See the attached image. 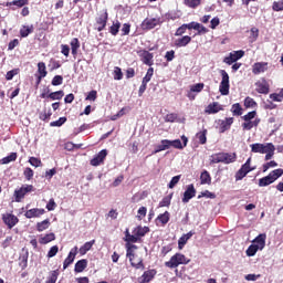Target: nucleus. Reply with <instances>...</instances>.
Returning <instances> with one entry per match:
<instances>
[{
  "label": "nucleus",
  "instance_id": "obj_1",
  "mask_svg": "<svg viewBox=\"0 0 283 283\" xmlns=\"http://www.w3.org/2000/svg\"><path fill=\"white\" fill-rule=\"evenodd\" d=\"M189 262H191V260L187 259L185 254L177 253L172 255L170 260L165 263V265L168 266V269H176L180 266V264H189Z\"/></svg>",
  "mask_w": 283,
  "mask_h": 283
},
{
  "label": "nucleus",
  "instance_id": "obj_2",
  "mask_svg": "<svg viewBox=\"0 0 283 283\" xmlns=\"http://www.w3.org/2000/svg\"><path fill=\"white\" fill-rule=\"evenodd\" d=\"M127 248V252H126V256L128 258L132 266H134L135 269H145V266L143 265V259H138L137 263L134 261L136 255L134 254V249H136V245L126 244Z\"/></svg>",
  "mask_w": 283,
  "mask_h": 283
},
{
  "label": "nucleus",
  "instance_id": "obj_3",
  "mask_svg": "<svg viewBox=\"0 0 283 283\" xmlns=\"http://www.w3.org/2000/svg\"><path fill=\"white\" fill-rule=\"evenodd\" d=\"M220 74L222 76L220 86H219V92L222 94V96H228L229 94V73L227 71L221 70Z\"/></svg>",
  "mask_w": 283,
  "mask_h": 283
},
{
  "label": "nucleus",
  "instance_id": "obj_4",
  "mask_svg": "<svg viewBox=\"0 0 283 283\" xmlns=\"http://www.w3.org/2000/svg\"><path fill=\"white\" fill-rule=\"evenodd\" d=\"M272 143H265V144H251L250 148L253 154H264L265 151L271 150Z\"/></svg>",
  "mask_w": 283,
  "mask_h": 283
},
{
  "label": "nucleus",
  "instance_id": "obj_5",
  "mask_svg": "<svg viewBox=\"0 0 283 283\" xmlns=\"http://www.w3.org/2000/svg\"><path fill=\"white\" fill-rule=\"evenodd\" d=\"M30 191H34V187L32 185H25L22 186L20 189L15 190V202H21L22 198H25V193H30Z\"/></svg>",
  "mask_w": 283,
  "mask_h": 283
},
{
  "label": "nucleus",
  "instance_id": "obj_6",
  "mask_svg": "<svg viewBox=\"0 0 283 283\" xmlns=\"http://www.w3.org/2000/svg\"><path fill=\"white\" fill-rule=\"evenodd\" d=\"M244 56V51H234L229 54V56L224 57L223 62L227 63V65H233L235 61H240Z\"/></svg>",
  "mask_w": 283,
  "mask_h": 283
},
{
  "label": "nucleus",
  "instance_id": "obj_7",
  "mask_svg": "<svg viewBox=\"0 0 283 283\" xmlns=\"http://www.w3.org/2000/svg\"><path fill=\"white\" fill-rule=\"evenodd\" d=\"M156 25H160V19L146 18L142 23L143 30H154Z\"/></svg>",
  "mask_w": 283,
  "mask_h": 283
},
{
  "label": "nucleus",
  "instance_id": "obj_8",
  "mask_svg": "<svg viewBox=\"0 0 283 283\" xmlns=\"http://www.w3.org/2000/svg\"><path fill=\"white\" fill-rule=\"evenodd\" d=\"M2 220L9 229H12V227H15L17 223L19 222V218H17V216H14L12 213H4L2 216Z\"/></svg>",
  "mask_w": 283,
  "mask_h": 283
},
{
  "label": "nucleus",
  "instance_id": "obj_9",
  "mask_svg": "<svg viewBox=\"0 0 283 283\" xmlns=\"http://www.w3.org/2000/svg\"><path fill=\"white\" fill-rule=\"evenodd\" d=\"M252 244L255 245V248L259 251H262L264 249V247H266V234L265 233H261L259 234L253 241Z\"/></svg>",
  "mask_w": 283,
  "mask_h": 283
},
{
  "label": "nucleus",
  "instance_id": "obj_10",
  "mask_svg": "<svg viewBox=\"0 0 283 283\" xmlns=\"http://www.w3.org/2000/svg\"><path fill=\"white\" fill-rule=\"evenodd\" d=\"M105 158H107V149H103L101 150L96 157H94L92 160H91V165L93 167H98V165L103 164V161L105 160Z\"/></svg>",
  "mask_w": 283,
  "mask_h": 283
},
{
  "label": "nucleus",
  "instance_id": "obj_11",
  "mask_svg": "<svg viewBox=\"0 0 283 283\" xmlns=\"http://www.w3.org/2000/svg\"><path fill=\"white\" fill-rule=\"evenodd\" d=\"M97 23V31L103 32L105 27L107 25V11H104L99 17L96 19Z\"/></svg>",
  "mask_w": 283,
  "mask_h": 283
},
{
  "label": "nucleus",
  "instance_id": "obj_12",
  "mask_svg": "<svg viewBox=\"0 0 283 283\" xmlns=\"http://www.w3.org/2000/svg\"><path fill=\"white\" fill-rule=\"evenodd\" d=\"M78 253V247H74L67 258L64 260V263H63V269H67V266H70V264H72V262H74V259L76 258V254Z\"/></svg>",
  "mask_w": 283,
  "mask_h": 283
},
{
  "label": "nucleus",
  "instance_id": "obj_13",
  "mask_svg": "<svg viewBox=\"0 0 283 283\" xmlns=\"http://www.w3.org/2000/svg\"><path fill=\"white\" fill-rule=\"evenodd\" d=\"M269 70V63L266 62H258L252 66L253 74H262Z\"/></svg>",
  "mask_w": 283,
  "mask_h": 283
},
{
  "label": "nucleus",
  "instance_id": "obj_14",
  "mask_svg": "<svg viewBox=\"0 0 283 283\" xmlns=\"http://www.w3.org/2000/svg\"><path fill=\"white\" fill-rule=\"evenodd\" d=\"M222 109L224 108L220 103L213 102L206 107L205 112L206 114H218V112H222Z\"/></svg>",
  "mask_w": 283,
  "mask_h": 283
},
{
  "label": "nucleus",
  "instance_id": "obj_15",
  "mask_svg": "<svg viewBox=\"0 0 283 283\" xmlns=\"http://www.w3.org/2000/svg\"><path fill=\"white\" fill-rule=\"evenodd\" d=\"M191 198H196V188L193 185H189L184 193L182 202H189Z\"/></svg>",
  "mask_w": 283,
  "mask_h": 283
},
{
  "label": "nucleus",
  "instance_id": "obj_16",
  "mask_svg": "<svg viewBox=\"0 0 283 283\" xmlns=\"http://www.w3.org/2000/svg\"><path fill=\"white\" fill-rule=\"evenodd\" d=\"M45 213V209H39V208H33L30 209L25 212V218L32 219V218H41Z\"/></svg>",
  "mask_w": 283,
  "mask_h": 283
},
{
  "label": "nucleus",
  "instance_id": "obj_17",
  "mask_svg": "<svg viewBox=\"0 0 283 283\" xmlns=\"http://www.w3.org/2000/svg\"><path fill=\"white\" fill-rule=\"evenodd\" d=\"M156 276V270H148L138 279L139 283L151 282L153 277Z\"/></svg>",
  "mask_w": 283,
  "mask_h": 283
},
{
  "label": "nucleus",
  "instance_id": "obj_18",
  "mask_svg": "<svg viewBox=\"0 0 283 283\" xmlns=\"http://www.w3.org/2000/svg\"><path fill=\"white\" fill-rule=\"evenodd\" d=\"M140 59L145 65H154V54L149 53L148 51H143L140 53Z\"/></svg>",
  "mask_w": 283,
  "mask_h": 283
},
{
  "label": "nucleus",
  "instance_id": "obj_19",
  "mask_svg": "<svg viewBox=\"0 0 283 283\" xmlns=\"http://www.w3.org/2000/svg\"><path fill=\"white\" fill-rule=\"evenodd\" d=\"M181 140L180 139H175L174 143H172V147L175 149H185V147H187V143H189V139L187 138V136L182 135Z\"/></svg>",
  "mask_w": 283,
  "mask_h": 283
},
{
  "label": "nucleus",
  "instance_id": "obj_20",
  "mask_svg": "<svg viewBox=\"0 0 283 283\" xmlns=\"http://www.w3.org/2000/svg\"><path fill=\"white\" fill-rule=\"evenodd\" d=\"M189 43H191V36H189V35L179 38L175 41L176 48H187V45H189Z\"/></svg>",
  "mask_w": 283,
  "mask_h": 283
},
{
  "label": "nucleus",
  "instance_id": "obj_21",
  "mask_svg": "<svg viewBox=\"0 0 283 283\" xmlns=\"http://www.w3.org/2000/svg\"><path fill=\"white\" fill-rule=\"evenodd\" d=\"M255 85L259 94H269V84H266V81H259L255 83Z\"/></svg>",
  "mask_w": 283,
  "mask_h": 283
},
{
  "label": "nucleus",
  "instance_id": "obj_22",
  "mask_svg": "<svg viewBox=\"0 0 283 283\" xmlns=\"http://www.w3.org/2000/svg\"><path fill=\"white\" fill-rule=\"evenodd\" d=\"M221 163L224 165H231V163H235V154L222 153Z\"/></svg>",
  "mask_w": 283,
  "mask_h": 283
},
{
  "label": "nucleus",
  "instance_id": "obj_23",
  "mask_svg": "<svg viewBox=\"0 0 283 283\" xmlns=\"http://www.w3.org/2000/svg\"><path fill=\"white\" fill-rule=\"evenodd\" d=\"M258 125H260V119L255 118L254 120L253 119L245 120L242 124V127H243V129L249 132V130L253 129V127H258Z\"/></svg>",
  "mask_w": 283,
  "mask_h": 283
},
{
  "label": "nucleus",
  "instance_id": "obj_24",
  "mask_svg": "<svg viewBox=\"0 0 283 283\" xmlns=\"http://www.w3.org/2000/svg\"><path fill=\"white\" fill-rule=\"evenodd\" d=\"M231 125H233L232 117H228L226 118V120H222L220 125V133L224 134V132H227L228 129H231Z\"/></svg>",
  "mask_w": 283,
  "mask_h": 283
},
{
  "label": "nucleus",
  "instance_id": "obj_25",
  "mask_svg": "<svg viewBox=\"0 0 283 283\" xmlns=\"http://www.w3.org/2000/svg\"><path fill=\"white\" fill-rule=\"evenodd\" d=\"M94 244H96V240H92L88 241L86 243H84L81 248H80V254L81 255H85V253H87V251H91L92 248L94 247Z\"/></svg>",
  "mask_w": 283,
  "mask_h": 283
},
{
  "label": "nucleus",
  "instance_id": "obj_26",
  "mask_svg": "<svg viewBox=\"0 0 283 283\" xmlns=\"http://www.w3.org/2000/svg\"><path fill=\"white\" fill-rule=\"evenodd\" d=\"M34 32V27L33 25H23L20 29V34L23 39H25V36H30V34H32Z\"/></svg>",
  "mask_w": 283,
  "mask_h": 283
},
{
  "label": "nucleus",
  "instance_id": "obj_27",
  "mask_svg": "<svg viewBox=\"0 0 283 283\" xmlns=\"http://www.w3.org/2000/svg\"><path fill=\"white\" fill-rule=\"evenodd\" d=\"M87 269V260L82 259L75 263V272L76 273H83Z\"/></svg>",
  "mask_w": 283,
  "mask_h": 283
},
{
  "label": "nucleus",
  "instance_id": "obj_28",
  "mask_svg": "<svg viewBox=\"0 0 283 283\" xmlns=\"http://www.w3.org/2000/svg\"><path fill=\"white\" fill-rule=\"evenodd\" d=\"M274 179L273 177L269 174V176L263 177L259 180V187H269V185H273Z\"/></svg>",
  "mask_w": 283,
  "mask_h": 283
},
{
  "label": "nucleus",
  "instance_id": "obj_29",
  "mask_svg": "<svg viewBox=\"0 0 283 283\" xmlns=\"http://www.w3.org/2000/svg\"><path fill=\"white\" fill-rule=\"evenodd\" d=\"M133 233L138 238H144L145 234L149 233V228L147 227H137L135 228V230L133 231Z\"/></svg>",
  "mask_w": 283,
  "mask_h": 283
},
{
  "label": "nucleus",
  "instance_id": "obj_30",
  "mask_svg": "<svg viewBox=\"0 0 283 283\" xmlns=\"http://www.w3.org/2000/svg\"><path fill=\"white\" fill-rule=\"evenodd\" d=\"M17 160V153H11L9 156L0 159L1 165H10V163H14Z\"/></svg>",
  "mask_w": 283,
  "mask_h": 283
},
{
  "label": "nucleus",
  "instance_id": "obj_31",
  "mask_svg": "<svg viewBox=\"0 0 283 283\" xmlns=\"http://www.w3.org/2000/svg\"><path fill=\"white\" fill-rule=\"evenodd\" d=\"M193 235V232H188L187 234H184L179 241H178V244H179V249H182V247H185V244H187V242L189 241V239H191Z\"/></svg>",
  "mask_w": 283,
  "mask_h": 283
},
{
  "label": "nucleus",
  "instance_id": "obj_32",
  "mask_svg": "<svg viewBox=\"0 0 283 283\" xmlns=\"http://www.w3.org/2000/svg\"><path fill=\"white\" fill-rule=\"evenodd\" d=\"M53 240H56V235L51 232L40 239V244H48L50 242H53Z\"/></svg>",
  "mask_w": 283,
  "mask_h": 283
},
{
  "label": "nucleus",
  "instance_id": "obj_33",
  "mask_svg": "<svg viewBox=\"0 0 283 283\" xmlns=\"http://www.w3.org/2000/svg\"><path fill=\"white\" fill-rule=\"evenodd\" d=\"M201 185H211V175L209 171L205 170L200 176Z\"/></svg>",
  "mask_w": 283,
  "mask_h": 283
},
{
  "label": "nucleus",
  "instance_id": "obj_34",
  "mask_svg": "<svg viewBox=\"0 0 283 283\" xmlns=\"http://www.w3.org/2000/svg\"><path fill=\"white\" fill-rule=\"evenodd\" d=\"M169 218H170L169 211H165L164 213L159 214L156 220L161 224H167V222H169Z\"/></svg>",
  "mask_w": 283,
  "mask_h": 283
},
{
  "label": "nucleus",
  "instance_id": "obj_35",
  "mask_svg": "<svg viewBox=\"0 0 283 283\" xmlns=\"http://www.w3.org/2000/svg\"><path fill=\"white\" fill-rule=\"evenodd\" d=\"M196 138L199 140L201 145L207 144V129H203L196 134Z\"/></svg>",
  "mask_w": 283,
  "mask_h": 283
},
{
  "label": "nucleus",
  "instance_id": "obj_36",
  "mask_svg": "<svg viewBox=\"0 0 283 283\" xmlns=\"http://www.w3.org/2000/svg\"><path fill=\"white\" fill-rule=\"evenodd\" d=\"M38 72L40 74V78H45L48 76V71L45 70V64L43 62L38 64Z\"/></svg>",
  "mask_w": 283,
  "mask_h": 283
},
{
  "label": "nucleus",
  "instance_id": "obj_37",
  "mask_svg": "<svg viewBox=\"0 0 283 283\" xmlns=\"http://www.w3.org/2000/svg\"><path fill=\"white\" fill-rule=\"evenodd\" d=\"M36 229H38V231H45V229H50V219H46V220H44V221H42V222H39L38 224H36Z\"/></svg>",
  "mask_w": 283,
  "mask_h": 283
},
{
  "label": "nucleus",
  "instance_id": "obj_38",
  "mask_svg": "<svg viewBox=\"0 0 283 283\" xmlns=\"http://www.w3.org/2000/svg\"><path fill=\"white\" fill-rule=\"evenodd\" d=\"M78 48H81V43L78 42V39L75 38L71 41L72 54H77Z\"/></svg>",
  "mask_w": 283,
  "mask_h": 283
},
{
  "label": "nucleus",
  "instance_id": "obj_39",
  "mask_svg": "<svg viewBox=\"0 0 283 283\" xmlns=\"http://www.w3.org/2000/svg\"><path fill=\"white\" fill-rule=\"evenodd\" d=\"M210 163L211 165H218V163H222V153L211 155Z\"/></svg>",
  "mask_w": 283,
  "mask_h": 283
},
{
  "label": "nucleus",
  "instance_id": "obj_40",
  "mask_svg": "<svg viewBox=\"0 0 283 283\" xmlns=\"http://www.w3.org/2000/svg\"><path fill=\"white\" fill-rule=\"evenodd\" d=\"M63 96H64L63 91H57L49 94V98H51V101H61Z\"/></svg>",
  "mask_w": 283,
  "mask_h": 283
},
{
  "label": "nucleus",
  "instance_id": "obj_41",
  "mask_svg": "<svg viewBox=\"0 0 283 283\" xmlns=\"http://www.w3.org/2000/svg\"><path fill=\"white\" fill-rule=\"evenodd\" d=\"M250 32H251V35H250L251 43L258 41V36H260V30H258V28H252Z\"/></svg>",
  "mask_w": 283,
  "mask_h": 283
},
{
  "label": "nucleus",
  "instance_id": "obj_42",
  "mask_svg": "<svg viewBox=\"0 0 283 283\" xmlns=\"http://www.w3.org/2000/svg\"><path fill=\"white\" fill-rule=\"evenodd\" d=\"M258 251H260L253 243L248 248L247 250V255L248 258H253V255H255L258 253Z\"/></svg>",
  "mask_w": 283,
  "mask_h": 283
},
{
  "label": "nucleus",
  "instance_id": "obj_43",
  "mask_svg": "<svg viewBox=\"0 0 283 283\" xmlns=\"http://www.w3.org/2000/svg\"><path fill=\"white\" fill-rule=\"evenodd\" d=\"M56 280H59V270H54L50 273V276L46 283H56Z\"/></svg>",
  "mask_w": 283,
  "mask_h": 283
},
{
  "label": "nucleus",
  "instance_id": "obj_44",
  "mask_svg": "<svg viewBox=\"0 0 283 283\" xmlns=\"http://www.w3.org/2000/svg\"><path fill=\"white\" fill-rule=\"evenodd\" d=\"M113 74L115 81H123V71L120 70V67L115 66Z\"/></svg>",
  "mask_w": 283,
  "mask_h": 283
},
{
  "label": "nucleus",
  "instance_id": "obj_45",
  "mask_svg": "<svg viewBox=\"0 0 283 283\" xmlns=\"http://www.w3.org/2000/svg\"><path fill=\"white\" fill-rule=\"evenodd\" d=\"M272 9L274 10V12H282L283 11V0L273 2Z\"/></svg>",
  "mask_w": 283,
  "mask_h": 283
},
{
  "label": "nucleus",
  "instance_id": "obj_46",
  "mask_svg": "<svg viewBox=\"0 0 283 283\" xmlns=\"http://www.w3.org/2000/svg\"><path fill=\"white\" fill-rule=\"evenodd\" d=\"M270 176L275 180H277V178H281V176H283V169L282 168H279V169H275L273 171L270 172Z\"/></svg>",
  "mask_w": 283,
  "mask_h": 283
},
{
  "label": "nucleus",
  "instance_id": "obj_47",
  "mask_svg": "<svg viewBox=\"0 0 283 283\" xmlns=\"http://www.w3.org/2000/svg\"><path fill=\"white\" fill-rule=\"evenodd\" d=\"M190 90H192L195 94H200V91L205 90V84L203 83L193 84L190 86Z\"/></svg>",
  "mask_w": 283,
  "mask_h": 283
},
{
  "label": "nucleus",
  "instance_id": "obj_48",
  "mask_svg": "<svg viewBox=\"0 0 283 283\" xmlns=\"http://www.w3.org/2000/svg\"><path fill=\"white\" fill-rule=\"evenodd\" d=\"M165 149H169L167 144L165 143V139L161 140L160 145L156 147V149L153 151V154H159V151H165Z\"/></svg>",
  "mask_w": 283,
  "mask_h": 283
},
{
  "label": "nucleus",
  "instance_id": "obj_49",
  "mask_svg": "<svg viewBox=\"0 0 283 283\" xmlns=\"http://www.w3.org/2000/svg\"><path fill=\"white\" fill-rule=\"evenodd\" d=\"M118 30H120V22L117 21L111 27V34H113V36H116V34H118Z\"/></svg>",
  "mask_w": 283,
  "mask_h": 283
},
{
  "label": "nucleus",
  "instance_id": "obj_50",
  "mask_svg": "<svg viewBox=\"0 0 283 283\" xmlns=\"http://www.w3.org/2000/svg\"><path fill=\"white\" fill-rule=\"evenodd\" d=\"M67 120V118L65 117H60L55 122H51V127H61L62 125H64V123Z\"/></svg>",
  "mask_w": 283,
  "mask_h": 283
},
{
  "label": "nucleus",
  "instance_id": "obj_51",
  "mask_svg": "<svg viewBox=\"0 0 283 283\" xmlns=\"http://www.w3.org/2000/svg\"><path fill=\"white\" fill-rule=\"evenodd\" d=\"M232 113L234 114V116H242V106H240L239 104L232 105Z\"/></svg>",
  "mask_w": 283,
  "mask_h": 283
},
{
  "label": "nucleus",
  "instance_id": "obj_52",
  "mask_svg": "<svg viewBox=\"0 0 283 283\" xmlns=\"http://www.w3.org/2000/svg\"><path fill=\"white\" fill-rule=\"evenodd\" d=\"M154 76V67L148 69L145 77L143 78L144 83H149L151 81V77Z\"/></svg>",
  "mask_w": 283,
  "mask_h": 283
},
{
  "label": "nucleus",
  "instance_id": "obj_53",
  "mask_svg": "<svg viewBox=\"0 0 283 283\" xmlns=\"http://www.w3.org/2000/svg\"><path fill=\"white\" fill-rule=\"evenodd\" d=\"M195 30H197L198 34H207V32H209V30H207L205 28V25L200 24L197 22V24L195 25Z\"/></svg>",
  "mask_w": 283,
  "mask_h": 283
},
{
  "label": "nucleus",
  "instance_id": "obj_54",
  "mask_svg": "<svg viewBox=\"0 0 283 283\" xmlns=\"http://www.w3.org/2000/svg\"><path fill=\"white\" fill-rule=\"evenodd\" d=\"M178 182H180V175L172 177V179L168 184V188L174 189V187H176Z\"/></svg>",
  "mask_w": 283,
  "mask_h": 283
},
{
  "label": "nucleus",
  "instance_id": "obj_55",
  "mask_svg": "<svg viewBox=\"0 0 283 283\" xmlns=\"http://www.w3.org/2000/svg\"><path fill=\"white\" fill-rule=\"evenodd\" d=\"M265 160H271V158H273V156L275 155V146L272 144L270 151H265Z\"/></svg>",
  "mask_w": 283,
  "mask_h": 283
},
{
  "label": "nucleus",
  "instance_id": "obj_56",
  "mask_svg": "<svg viewBox=\"0 0 283 283\" xmlns=\"http://www.w3.org/2000/svg\"><path fill=\"white\" fill-rule=\"evenodd\" d=\"M52 85L57 86V85H63V76L61 75H55L51 82Z\"/></svg>",
  "mask_w": 283,
  "mask_h": 283
},
{
  "label": "nucleus",
  "instance_id": "obj_57",
  "mask_svg": "<svg viewBox=\"0 0 283 283\" xmlns=\"http://www.w3.org/2000/svg\"><path fill=\"white\" fill-rule=\"evenodd\" d=\"M270 98H271V101H274L275 103H282V98H283L282 91L279 94H275V93L271 94Z\"/></svg>",
  "mask_w": 283,
  "mask_h": 283
},
{
  "label": "nucleus",
  "instance_id": "obj_58",
  "mask_svg": "<svg viewBox=\"0 0 283 283\" xmlns=\"http://www.w3.org/2000/svg\"><path fill=\"white\" fill-rule=\"evenodd\" d=\"M185 3L188 8H198L200 0H185Z\"/></svg>",
  "mask_w": 283,
  "mask_h": 283
},
{
  "label": "nucleus",
  "instance_id": "obj_59",
  "mask_svg": "<svg viewBox=\"0 0 283 283\" xmlns=\"http://www.w3.org/2000/svg\"><path fill=\"white\" fill-rule=\"evenodd\" d=\"M145 216H147V208L145 207H140L137 211V218L139 220H143V218H145Z\"/></svg>",
  "mask_w": 283,
  "mask_h": 283
},
{
  "label": "nucleus",
  "instance_id": "obj_60",
  "mask_svg": "<svg viewBox=\"0 0 283 283\" xmlns=\"http://www.w3.org/2000/svg\"><path fill=\"white\" fill-rule=\"evenodd\" d=\"M30 165H32V167H41V159L36 158V157H31L29 159Z\"/></svg>",
  "mask_w": 283,
  "mask_h": 283
},
{
  "label": "nucleus",
  "instance_id": "obj_61",
  "mask_svg": "<svg viewBox=\"0 0 283 283\" xmlns=\"http://www.w3.org/2000/svg\"><path fill=\"white\" fill-rule=\"evenodd\" d=\"M273 167H277V164L275 163V160L269 161L266 164L263 165V171H269V169L273 168Z\"/></svg>",
  "mask_w": 283,
  "mask_h": 283
},
{
  "label": "nucleus",
  "instance_id": "obj_62",
  "mask_svg": "<svg viewBox=\"0 0 283 283\" xmlns=\"http://www.w3.org/2000/svg\"><path fill=\"white\" fill-rule=\"evenodd\" d=\"M59 253V245H53L48 252V258H54Z\"/></svg>",
  "mask_w": 283,
  "mask_h": 283
},
{
  "label": "nucleus",
  "instance_id": "obj_63",
  "mask_svg": "<svg viewBox=\"0 0 283 283\" xmlns=\"http://www.w3.org/2000/svg\"><path fill=\"white\" fill-rule=\"evenodd\" d=\"M169 205H171V198L169 197H165L160 202H159V207H169Z\"/></svg>",
  "mask_w": 283,
  "mask_h": 283
},
{
  "label": "nucleus",
  "instance_id": "obj_64",
  "mask_svg": "<svg viewBox=\"0 0 283 283\" xmlns=\"http://www.w3.org/2000/svg\"><path fill=\"white\" fill-rule=\"evenodd\" d=\"M255 101H253V98H251V97H247L245 99H244V106L245 107H255Z\"/></svg>",
  "mask_w": 283,
  "mask_h": 283
}]
</instances>
